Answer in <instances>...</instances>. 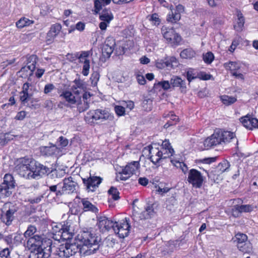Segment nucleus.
<instances>
[{
  "instance_id": "nucleus-1",
  "label": "nucleus",
  "mask_w": 258,
  "mask_h": 258,
  "mask_svg": "<svg viewBox=\"0 0 258 258\" xmlns=\"http://www.w3.org/2000/svg\"><path fill=\"white\" fill-rule=\"evenodd\" d=\"M52 242L48 239H42L38 235L27 239L25 246L31 250L29 258H49L52 252Z\"/></svg>"
},
{
  "instance_id": "nucleus-2",
  "label": "nucleus",
  "mask_w": 258,
  "mask_h": 258,
  "mask_svg": "<svg viewBox=\"0 0 258 258\" xmlns=\"http://www.w3.org/2000/svg\"><path fill=\"white\" fill-rule=\"evenodd\" d=\"M78 239L80 243L79 244L81 252L84 254H90L94 252L98 248V242L100 238L90 231H83L78 234Z\"/></svg>"
},
{
  "instance_id": "nucleus-3",
  "label": "nucleus",
  "mask_w": 258,
  "mask_h": 258,
  "mask_svg": "<svg viewBox=\"0 0 258 258\" xmlns=\"http://www.w3.org/2000/svg\"><path fill=\"white\" fill-rule=\"evenodd\" d=\"M36 161L31 157H25L20 158L17 161L15 167L16 171L21 176L26 179H32L34 166Z\"/></svg>"
},
{
  "instance_id": "nucleus-4",
  "label": "nucleus",
  "mask_w": 258,
  "mask_h": 258,
  "mask_svg": "<svg viewBox=\"0 0 258 258\" xmlns=\"http://www.w3.org/2000/svg\"><path fill=\"white\" fill-rule=\"evenodd\" d=\"M156 212L153 204H147L144 207V210L141 212L139 211V208L133 205L132 218L135 222H139L140 220L150 219L154 216Z\"/></svg>"
},
{
  "instance_id": "nucleus-5",
  "label": "nucleus",
  "mask_w": 258,
  "mask_h": 258,
  "mask_svg": "<svg viewBox=\"0 0 258 258\" xmlns=\"http://www.w3.org/2000/svg\"><path fill=\"white\" fill-rule=\"evenodd\" d=\"M112 116L105 109H98L89 111L85 116V119L88 123H93L94 121H103L111 119Z\"/></svg>"
},
{
  "instance_id": "nucleus-6",
  "label": "nucleus",
  "mask_w": 258,
  "mask_h": 258,
  "mask_svg": "<svg viewBox=\"0 0 258 258\" xmlns=\"http://www.w3.org/2000/svg\"><path fill=\"white\" fill-rule=\"evenodd\" d=\"M15 186L13 176L10 174H6L4 177V181L0 185V198L9 197L12 194L11 189Z\"/></svg>"
},
{
  "instance_id": "nucleus-7",
  "label": "nucleus",
  "mask_w": 258,
  "mask_h": 258,
  "mask_svg": "<svg viewBox=\"0 0 258 258\" xmlns=\"http://www.w3.org/2000/svg\"><path fill=\"white\" fill-rule=\"evenodd\" d=\"M140 168L139 161H133L128 163L119 172L117 178L120 180H126L133 174H136Z\"/></svg>"
},
{
  "instance_id": "nucleus-8",
  "label": "nucleus",
  "mask_w": 258,
  "mask_h": 258,
  "mask_svg": "<svg viewBox=\"0 0 258 258\" xmlns=\"http://www.w3.org/2000/svg\"><path fill=\"white\" fill-rule=\"evenodd\" d=\"M161 33L164 38L171 45H178L181 40V36L172 28L163 26Z\"/></svg>"
},
{
  "instance_id": "nucleus-9",
  "label": "nucleus",
  "mask_w": 258,
  "mask_h": 258,
  "mask_svg": "<svg viewBox=\"0 0 258 258\" xmlns=\"http://www.w3.org/2000/svg\"><path fill=\"white\" fill-rule=\"evenodd\" d=\"M129 219L125 218L119 222H115L113 231L118 235L120 238H123L128 235L131 226L129 224Z\"/></svg>"
},
{
  "instance_id": "nucleus-10",
  "label": "nucleus",
  "mask_w": 258,
  "mask_h": 258,
  "mask_svg": "<svg viewBox=\"0 0 258 258\" xmlns=\"http://www.w3.org/2000/svg\"><path fill=\"white\" fill-rule=\"evenodd\" d=\"M187 181L191 184L193 187L199 188L203 185L204 177L201 173L198 170L191 169L188 174Z\"/></svg>"
},
{
  "instance_id": "nucleus-11",
  "label": "nucleus",
  "mask_w": 258,
  "mask_h": 258,
  "mask_svg": "<svg viewBox=\"0 0 258 258\" xmlns=\"http://www.w3.org/2000/svg\"><path fill=\"white\" fill-rule=\"evenodd\" d=\"M78 247L75 244H66L65 245H61L56 250L55 254L60 258H68L74 255L77 251Z\"/></svg>"
},
{
  "instance_id": "nucleus-12",
  "label": "nucleus",
  "mask_w": 258,
  "mask_h": 258,
  "mask_svg": "<svg viewBox=\"0 0 258 258\" xmlns=\"http://www.w3.org/2000/svg\"><path fill=\"white\" fill-rule=\"evenodd\" d=\"M78 186V183L73 177L65 178L63 180V186L61 187V191H58V195L72 194L76 191Z\"/></svg>"
},
{
  "instance_id": "nucleus-13",
  "label": "nucleus",
  "mask_w": 258,
  "mask_h": 258,
  "mask_svg": "<svg viewBox=\"0 0 258 258\" xmlns=\"http://www.w3.org/2000/svg\"><path fill=\"white\" fill-rule=\"evenodd\" d=\"M92 95L87 92H85L81 96L79 97L78 101L75 104L77 106V108L80 112H82L89 108L90 103V98Z\"/></svg>"
},
{
  "instance_id": "nucleus-14",
  "label": "nucleus",
  "mask_w": 258,
  "mask_h": 258,
  "mask_svg": "<svg viewBox=\"0 0 258 258\" xmlns=\"http://www.w3.org/2000/svg\"><path fill=\"white\" fill-rule=\"evenodd\" d=\"M82 179L88 191H94L102 181V178L98 176H90Z\"/></svg>"
},
{
  "instance_id": "nucleus-15",
  "label": "nucleus",
  "mask_w": 258,
  "mask_h": 258,
  "mask_svg": "<svg viewBox=\"0 0 258 258\" xmlns=\"http://www.w3.org/2000/svg\"><path fill=\"white\" fill-rule=\"evenodd\" d=\"M156 146V144L148 146L150 159L154 164H156L159 163L161 160L163 159L162 156L161 155L160 148Z\"/></svg>"
},
{
  "instance_id": "nucleus-16",
  "label": "nucleus",
  "mask_w": 258,
  "mask_h": 258,
  "mask_svg": "<svg viewBox=\"0 0 258 258\" xmlns=\"http://www.w3.org/2000/svg\"><path fill=\"white\" fill-rule=\"evenodd\" d=\"M73 83L74 84L71 86V91L75 95L81 96V94H83L85 92L86 89L85 83L79 77L75 79Z\"/></svg>"
},
{
  "instance_id": "nucleus-17",
  "label": "nucleus",
  "mask_w": 258,
  "mask_h": 258,
  "mask_svg": "<svg viewBox=\"0 0 258 258\" xmlns=\"http://www.w3.org/2000/svg\"><path fill=\"white\" fill-rule=\"evenodd\" d=\"M97 225L100 230L104 232L109 231L111 229H113L115 222L105 216H101L98 219Z\"/></svg>"
},
{
  "instance_id": "nucleus-18",
  "label": "nucleus",
  "mask_w": 258,
  "mask_h": 258,
  "mask_svg": "<svg viewBox=\"0 0 258 258\" xmlns=\"http://www.w3.org/2000/svg\"><path fill=\"white\" fill-rule=\"evenodd\" d=\"M50 169L46 166L39 163L36 161V164L34 166V171L32 175V179H37L39 176L45 174H48L50 172Z\"/></svg>"
},
{
  "instance_id": "nucleus-19",
  "label": "nucleus",
  "mask_w": 258,
  "mask_h": 258,
  "mask_svg": "<svg viewBox=\"0 0 258 258\" xmlns=\"http://www.w3.org/2000/svg\"><path fill=\"white\" fill-rule=\"evenodd\" d=\"M54 227L56 228V229L53 228V234L59 237V240H68L72 238V233L69 232L67 227L58 228L57 225Z\"/></svg>"
},
{
  "instance_id": "nucleus-20",
  "label": "nucleus",
  "mask_w": 258,
  "mask_h": 258,
  "mask_svg": "<svg viewBox=\"0 0 258 258\" xmlns=\"http://www.w3.org/2000/svg\"><path fill=\"white\" fill-rule=\"evenodd\" d=\"M160 150L163 159L170 157L173 155L174 152L169 141L166 140L163 141L162 145L160 146Z\"/></svg>"
},
{
  "instance_id": "nucleus-21",
  "label": "nucleus",
  "mask_w": 258,
  "mask_h": 258,
  "mask_svg": "<svg viewBox=\"0 0 258 258\" xmlns=\"http://www.w3.org/2000/svg\"><path fill=\"white\" fill-rule=\"evenodd\" d=\"M217 133V137L221 140V144L222 143H227L230 142L232 139L235 138V135L233 132L224 131L222 130H217L215 131Z\"/></svg>"
},
{
  "instance_id": "nucleus-22",
  "label": "nucleus",
  "mask_w": 258,
  "mask_h": 258,
  "mask_svg": "<svg viewBox=\"0 0 258 258\" xmlns=\"http://www.w3.org/2000/svg\"><path fill=\"white\" fill-rule=\"evenodd\" d=\"M61 28V25L59 23H55L51 25L50 30L47 33L46 41L49 43L52 42L56 36L60 33Z\"/></svg>"
},
{
  "instance_id": "nucleus-23",
  "label": "nucleus",
  "mask_w": 258,
  "mask_h": 258,
  "mask_svg": "<svg viewBox=\"0 0 258 258\" xmlns=\"http://www.w3.org/2000/svg\"><path fill=\"white\" fill-rule=\"evenodd\" d=\"M253 209L252 206L250 205H235L232 209V214L235 217L239 216L242 213L251 212Z\"/></svg>"
},
{
  "instance_id": "nucleus-24",
  "label": "nucleus",
  "mask_w": 258,
  "mask_h": 258,
  "mask_svg": "<svg viewBox=\"0 0 258 258\" xmlns=\"http://www.w3.org/2000/svg\"><path fill=\"white\" fill-rule=\"evenodd\" d=\"M20 100L23 106H26L30 108H33L34 106V102H37L36 99L32 98V94L28 93L20 92Z\"/></svg>"
},
{
  "instance_id": "nucleus-25",
  "label": "nucleus",
  "mask_w": 258,
  "mask_h": 258,
  "mask_svg": "<svg viewBox=\"0 0 258 258\" xmlns=\"http://www.w3.org/2000/svg\"><path fill=\"white\" fill-rule=\"evenodd\" d=\"M242 124L246 128L252 130L253 128H258V119L251 117L250 116H245L240 118Z\"/></svg>"
},
{
  "instance_id": "nucleus-26",
  "label": "nucleus",
  "mask_w": 258,
  "mask_h": 258,
  "mask_svg": "<svg viewBox=\"0 0 258 258\" xmlns=\"http://www.w3.org/2000/svg\"><path fill=\"white\" fill-rule=\"evenodd\" d=\"M217 133L215 131L214 133L209 137L207 138L204 142V145L205 148L209 149L210 148L216 146L221 144L220 140L217 137Z\"/></svg>"
},
{
  "instance_id": "nucleus-27",
  "label": "nucleus",
  "mask_w": 258,
  "mask_h": 258,
  "mask_svg": "<svg viewBox=\"0 0 258 258\" xmlns=\"http://www.w3.org/2000/svg\"><path fill=\"white\" fill-rule=\"evenodd\" d=\"M59 97L70 104H75L78 101L79 96L75 95L72 91H65L60 94Z\"/></svg>"
},
{
  "instance_id": "nucleus-28",
  "label": "nucleus",
  "mask_w": 258,
  "mask_h": 258,
  "mask_svg": "<svg viewBox=\"0 0 258 258\" xmlns=\"http://www.w3.org/2000/svg\"><path fill=\"white\" fill-rule=\"evenodd\" d=\"M156 67L159 69H163L165 68H173L177 67L178 62L175 57H171L169 59L164 61L160 60L156 62Z\"/></svg>"
},
{
  "instance_id": "nucleus-29",
  "label": "nucleus",
  "mask_w": 258,
  "mask_h": 258,
  "mask_svg": "<svg viewBox=\"0 0 258 258\" xmlns=\"http://www.w3.org/2000/svg\"><path fill=\"white\" fill-rule=\"evenodd\" d=\"M170 84L173 88L179 87L181 92L185 91V82L179 77L173 76L170 79Z\"/></svg>"
},
{
  "instance_id": "nucleus-30",
  "label": "nucleus",
  "mask_w": 258,
  "mask_h": 258,
  "mask_svg": "<svg viewBox=\"0 0 258 258\" xmlns=\"http://www.w3.org/2000/svg\"><path fill=\"white\" fill-rule=\"evenodd\" d=\"M16 212L15 209H9L6 213L2 212L1 219L3 222L10 225L14 219V214Z\"/></svg>"
},
{
  "instance_id": "nucleus-31",
  "label": "nucleus",
  "mask_w": 258,
  "mask_h": 258,
  "mask_svg": "<svg viewBox=\"0 0 258 258\" xmlns=\"http://www.w3.org/2000/svg\"><path fill=\"white\" fill-rule=\"evenodd\" d=\"M230 167V164L227 160L223 161L211 171L214 175H219L225 171H227Z\"/></svg>"
},
{
  "instance_id": "nucleus-32",
  "label": "nucleus",
  "mask_w": 258,
  "mask_h": 258,
  "mask_svg": "<svg viewBox=\"0 0 258 258\" xmlns=\"http://www.w3.org/2000/svg\"><path fill=\"white\" fill-rule=\"evenodd\" d=\"M37 60L38 58L36 55L30 56L28 59L27 66L25 67H23L21 69V71L24 72L27 71V69H28L30 71V74H31L36 68V64Z\"/></svg>"
},
{
  "instance_id": "nucleus-33",
  "label": "nucleus",
  "mask_w": 258,
  "mask_h": 258,
  "mask_svg": "<svg viewBox=\"0 0 258 258\" xmlns=\"http://www.w3.org/2000/svg\"><path fill=\"white\" fill-rule=\"evenodd\" d=\"M81 203L83 205V209L84 211H90L93 213L98 212L97 208L88 201V199H81Z\"/></svg>"
},
{
  "instance_id": "nucleus-34",
  "label": "nucleus",
  "mask_w": 258,
  "mask_h": 258,
  "mask_svg": "<svg viewBox=\"0 0 258 258\" xmlns=\"http://www.w3.org/2000/svg\"><path fill=\"white\" fill-rule=\"evenodd\" d=\"M57 151V148L55 146H43L40 148V152L42 155L45 156H52Z\"/></svg>"
},
{
  "instance_id": "nucleus-35",
  "label": "nucleus",
  "mask_w": 258,
  "mask_h": 258,
  "mask_svg": "<svg viewBox=\"0 0 258 258\" xmlns=\"http://www.w3.org/2000/svg\"><path fill=\"white\" fill-rule=\"evenodd\" d=\"M225 68L227 70H230L231 73L236 72L240 69V64L236 61H229L224 64Z\"/></svg>"
},
{
  "instance_id": "nucleus-36",
  "label": "nucleus",
  "mask_w": 258,
  "mask_h": 258,
  "mask_svg": "<svg viewBox=\"0 0 258 258\" xmlns=\"http://www.w3.org/2000/svg\"><path fill=\"white\" fill-rule=\"evenodd\" d=\"M180 56L183 58L191 59L195 56V51L191 48H187L183 50L180 54Z\"/></svg>"
},
{
  "instance_id": "nucleus-37",
  "label": "nucleus",
  "mask_w": 258,
  "mask_h": 258,
  "mask_svg": "<svg viewBox=\"0 0 258 258\" xmlns=\"http://www.w3.org/2000/svg\"><path fill=\"white\" fill-rule=\"evenodd\" d=\"M237 247L240 251L244 253H250L252 250L251 243L247 241L242 244H237Z\"/></svg>"
},
{
  "instance_id": "nucleus-38",
  "label": "nucleus",
  "mask_w": 258,
  "mask_h": 258,
  "mask_svg": "<svg viewBox=\"0 0 258 258\" xmlns=\"http://www.w3.org/2000/svg\"><path fill=\"white\" fill-rule=\"evenodd\" d=\"M238 19L237 21L236 24L234 26V29L237 31H241L244 24V18L242 16V14L239 13L237 15Z\"/></svg>"
},
{
  "instance_id": "nucleus-39",
  "label": "nucleus",
  "mask_w": 258,
  "mask_h": 258,
  "mask_svg": "<svg viewBox=\"0 0 258 258\" xmlns=\"http://www.w3.org/2000/svg\"><path fill=\"white\" fill-rule=\"evenodd\" d=\"M99 18L102 21L110 23V22L113 19V16L110 11H103L100 14Z\"/></svg>"
},
{
  "instance_id": "nucleus-40",
  "label": "nucleus",
  "mask_w": 258,
  "mask_h": 258,
  "mask_svg": "<svg viewBox=\"0 0 258 258\" xmlns=\"http://www.w3.org/2000/svg\"><path fill=\"white\" fill-rule=\"evenodd\" d=\"M108 194L110 197V198L114 201L118 200L120 198L119 192L118 189L115 187L111 186L108 190Z\"/></svg>"
},
{
  "instance_id": "nucleus-41",
  "label": "nucleus",
  "mask_w": 258,
  "mask_h": 258,
  "mask_svg": "<svg viewBox=\"0 0 258 258\" xmlns=\"http://www.w3.org/2000/svg\"><path fill=\"white\" fill-rule=\"evenodd\" d=\"M33 23L32 20L26 18H22L16 22V26L18 28H22L25 26H29Z\"/></svg>"
},
{
  "instance_id": "nucleus-42",
  "label": "nucleus",
  "mask_w": 258,
  "mask_h": 258,
  "mask_svg": "<svg viewBox=\"0 0 258 258\" xmlns=\"http://www.w3.org/2000/svg\"><path fill=\"white\" fill-rule=\"evenodd\" d=\"M181 15L175 14L174 12L171 11V14H168L166 18L167 21L171 23H175L180 19Z\"/></svg>"
},
{
  "instance_id": "nucleus-43",
  "label": "nucleus",
  "mask_w": 258,
  "mask_h": 258,
  "mask_svg": "<svg viewBox=\"0 0 258 258\" xmlns=\"http://www.w3.org/2000/svg\"><path fill=\"white\" fill-rule=\"evenodd\" d=\"M221 99L223 104L226 105H230L235 103L237 99L236 98L228 95H223L221 97Z\"/></svg>"
},
{
  "instance_id": "nucleus-44",
  "label": "nucleus",
  "mask_w": 258,
  "mask_h": 258,
  "mask_svg": "<svg viewBox=\"0 0 258 258\" xmlns=\"http://www.w3.org/2000/svg\"><path fill=\"white\" fill-rule=\"evenodd\" d=\"M90 55L89 51H83L81 52L80 54L78 52V57L79 61L80 63H85L86 61H90L88 59V57Z\"/></svg>"
},
{
  "instance_id": "nucleus-45",
  "label": "nucleus",
  "mask_w": 258,
  "mask_h": 258,
  "mask_svg": "<svg viewBox=\"0 0 258 258\" xmlns=\"http://www.w3.org/2000/svg\"><path fill=\"white\" fill-rule=\"evenodd\" d=\"M235 239L234 241L237 242V244H240L247 241V236L245 234L238 233L235 235Z\"/></svg>"
},
{
  "instance_id": "nucleus-46",
  "label": "nucleus",
  "mask_w": 258,
  "mask_h": 258,
  "mask_svg": "<svg viewBox=\"0 0 258 258\" xmlns=\"http://www.w3.org/2000/svg\"><path fill=\"white\" fill-rule=\"evenodd\" d=\"M171 162L176 167L180 168L184 173H185L187 171V167L183 162H179L174 159H171Z\"/></svg>"
},
{
  "instance_id": "nucleus-47",
  "label": "nucleus",
  "mask_w": 258,
  "mask_h": 258,
  "mask_svg": "<svg viewBox=\"0 0 258 258\" xmlns=\"http://www.w3.org/2000/svg\"><path fill=\"white\" fill-rule=\"evenodd\" d=\"M36 228L33 226L30 225L27 230L25 232L24 235L25 237L27 239H28L29 237H33L35 233L36 232Z\"/></svg>"
},
{
  "instance_id": "nucleus-48",
  "label": "nucleus",
  "mask_w": 258,
  "mask_h": 258,
  "mask_svg": "<svg viewBox=\"0 0 258 258\" xmlns=\"http://www.w3.org/2000/svg\"><path fill=\"white\" fill-rule=\"evenodd\" d=\"M199 77V75L194 69H190L186 72V78L189 82Z\"/></svg>"
},
{
  "instance_id": "nucleus-49",
  "label": "nucleus",
  "mask_w": 258,
  "mask_h": 258,
  "mask_svg": "<svg viewBox=\"0 0 258 258\" xmlns=\"http://www.w3.org/2000/svg\"><path fill=\"white\" fill-rule=\"evenodd\" d=\"M114 49L113 47L104 45L102 48V54L104 57L109 58L112 53Z\"/></svg>"
},
{
  "instance_id": "nucleus-50",
  "label": "nucleus",
  "mask_w": 258,
  "mask_h": 258,
  "mask_svg": "<svg viewBox=\"0 0 258 258\" xmlns=\"http://www.w3.org/2000/svg\"><path fill=\"white\" fill-rule=\"evenodd\" d=\"M203 59L205 63L210 64L214 59V55L212 52H208L203 54Z\"/></svg>"
},
{
  "instance_id": "nucleus-51",
  "label": "nucleus",
  "mask_w": 258,
  "mask_h": 258,
  "mask_svg": "<svg viewBox=\"0 0 258 258\" xmlns=\"http://www.w3.org/2000/svg\"><path fill=\"white\" fill-rule=\"evenodd\" d=\"M157 86H160L164 90H167L171 87V85L170 84V81L169 82L168 81H163L158 82L157 84H154V87L155 88H156Z\"/></svg>"
},
{
  "instance_id": "nucleus-52",
  "label": "nucleus",
  "mask_w": 258,
  "mask_h": 258,
  "mask_svg": "<svg viewBox=\"0 0 258 258\" xmlns=\"http://www.w3.org/2000/svg\"><path fill=\"white\" fill-rule=\"evenodd\" d=\"M149 20L151 21L154 25L158 26L161 23V20L157 13H154L149 16Z\"/></svg>"
},
{
  "instance_id": "nucleus-53",
  "label": "nucleus",
  "mask_w": 258,
  "mask_h": 258,
  "mask_svg": "<svg viewBox=\"0 0 258 258\" xmlns=\"http://www.w3.org/2000/svg\"><path fill=\"white\" fill-rule=\"evenodd\" d=\"M90 61H86L83 63L82 73L84 76H87L90 70Z\"/></svg>"
},
{
  "instance_id": "nucleus-54",
  "label": "nucleus",
  "mask_w": 258,
  "mask_h": 258,
  "mask_svg": "<svg viewBox=\"0 0 258 258\" xmlns=\"http://www.w3.org/2000/svg\"><path fill=\"white\" fill-rule=\"evenodd\" d=\"M106 45L107 46H110V47H113L114 49L115 46V42L114 39L112 37H108L106 38L104 44Z\"/></svg>"
},
{
  "instance_id": "nucleus-55",
  "label": "nucleus",
  "mask_w": 258,
  "mask_h": 258,
  "mask_svg": "<svg viewBox=\"0 0 258 258\" xmlns=\"http://www.w3.org/2000/svg\"><path fill=\"white\" fill-rule=\"evenodd\" d=\"M55 89V87L53 84L51 83L47 84L44 86V93L45 94H48L51 92Z\"/></svg>"
},
{
  "instance_id": "nucleus-56",
  "label": "nucleus",
  "mask_w": 258,
  "mask_h": 258,
  "mask_svg": "<svg viewBox=\"0 0 258 258\" xmlns=\"http://www.w3.org/2000/svg\"><path fill=\"white\" fill-rule=\"evenodd\" d=\"M59 185V184L57 185H53L49 186V189L50 192H54L57 197H59L62 195H58V191H61V189H57V186Z\"/></svg>"
},
{
  "instance_id": "nucleus-57",
  "label": "nucleus",
  "mask_w": 258,
  "mask_h": 258,
  "mask_svg": "<svg viewBox=\"0 0 258 258\" xmlns=\"http://www.w3.org/2000/svg\"><path fill=\"white\" fill-rule=\"evenodd\" d=\"M99 74L97 72H94L92 74L90 80L91 81L92 84L94 86L97 85V82L99 79Z\"/></svg>"
},
{
  "instance_id": "nucleus-58",
  "label": "nucleus",
  "mask_w": 258,
  "mask_h": 258,
  "mask_svg": "<svg viewBox=\"0 0 258 258\" xmlns=\"http://www.w3.org/2000/svg\"><path fill=\"white\" fill-rule=\"evenodd\" d=\"M114 109L115 113L118 116H122L125 113V109L121 106H116Z\"/></svg>"
},
{
  "instance_id": "nucleus-59",
  "label": "nucleus",
  "mask_w": 258,
  "mask_h": 258,
  "mask_svg": "<svg viewBox=\"0 0 258 258\" xmlns=\"http://www.w3.org/2000/svg\"><path fill=\"white\" fill-rule=\"evenodd\" d=\"M67 59L70 61L73 62L77 60L78 57V52L75 53H68L67 55Z\"/></svg>"
},
{
  "instance_id": "nucleus-60",
  "label": "nucleus",
  "mask_w": 258,
  "mask_h": 258,
  "mask_svg": "<svg viewBox=\"0 0 258 258\" xmlns=\"http://www.w3.org/2000/svg\"><path fill=\"white\" fill-rule=\"evenodd\" d=\"M26 115V112L25 111H21L17 114L16 116H15V118L16 120H23Z\"/></svg>"
},
{
  "instance_id": "nucleus-61",
  "label": "nucleus",
  "mask_w": 258,
  "mask_h": 258,
  "mask_svg": "<svg viewBox=\"0 0 258 258\" xmlns=\"http://www.w3.org/2000/svg\"><path fill=\"white\" fill-rule=\"evenodd\" d=\"M59 172L55 169V170H50V172L49 173L50 175L51 178H60L62 176L61 175H60L59 174Z\"/></svg>"
},
{
  "instance_id": "nucleus-62",
  "label": "nucleus",
  "mask_w": 258,
  "mask_h": 258,
  "mask_svg": "<svg viewBox=\"0 0 258 258\" xmlns=\"http://www.w3.org/2000/svg\"><path fill=\"white\" fill-rule=\"evenodd\" d=\"M102 5L100 0H95L94 2L95 11L96 13H98L102 9Z\"/></svg>"
},
{
  "instance_id": "nucleus-63",
  "label": "nucleus",
  "mask_w": 258,
  "mask_h": 258,
  "mask_svg": "<svg viewBox=\"0 0 258 258\" xmlns=\"http://www.w3.org/2000/svg\"><path fill=\"white\" fill-rule=\"evenodd\" d=\"M58 141L59 142V145L62 147H65L68 145L69 142L68 139L62 136L59 138Z\"/></svg>"
},
{
  "instance_id": "nucleus-64",
  "label": "nucleus",
  "mask_w": 258,
  "mask_h": 258,
  "mask_svg": "<svg viewBox=\"0 0 258 258\" xmlns=\"http://www.w3.org/2000/svg\"><path fill=\"white\" fill-rule=\"evenodd\" d=\"M10 254L9 248H4L0 251V258H8V256Z\"/></svg>"
}]
</instances>
